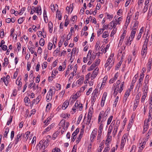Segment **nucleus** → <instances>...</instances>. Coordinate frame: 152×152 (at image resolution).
I'll use <instances>...</instances> for the list:
<instances>
[{
	"label": "nucleus",
	"instance_id": "9",
	"mask_svg": "<svg viewBox=\"0 0 152 152\" xmlns=\"http://www.w3.org/2000/svg\"><path fill=\"white\" fill-rule=\"evenodd\" d=\"M97 129H94L92 132L90 136V140L91 142H93L95 138L97 133Z\"/></svg>",
	"mask_w": 152,
	"mask_h": 152
},
{
	"label": "nucleus",
	"instance_id": "42",
	"mask_svg": "<svg viewBox=\"0 0 152 152\" xmlns=\"http://www.w3.org/2000/svg\"><path fill=\"white\" fill-rule=\"evenodd\" d=\"M24 20V17L20 18L18 20V23L20 24H21Z\"/></svg>",
	"mask_w": 152,
	"mask_h": 152
},
{
	"label": "nucleus",
	"instance_id": "40",
	"mask_svg": "<svg viewBox=\"0 0 152 152\" xmlns=\"http://www.w3.org/2000/svg\"><path fill=\"white\" fill-rule=\"evenodd\" d=\"M126 139V134L124 135L122 138L121 142L122 143H125Z\"/></svg>",
	"mask_w": 152,
	"mask_h": 152
},
{
	"label": "nucleus",
	"instance_id": "54",
	"mask_svg": "<svg viewBox=\"0 0 152 152\" xmlns=\"http://www.w3.org/2000/svg\"><path fill=\"white\" fill-rule=\"evenodd\" d=\"M103 146L102 144V143H101L100 144V146L99 147V149L97 151V152H101V151L103 147V146Z\"/></svg>",
	"mask_w": 152,
	"mask_h": 152
},
{
	"label": "nucleus",
	"instance_id": "29",
	"mask_svg": "<svg viewBox=\"0 0 152 152\" xmlns=\"http://www.w3.org/2000/svg\"><path fill=\"white\" fill-rule=\"evenodd\" d=\"M143 90L144 93H147L148 90V85H144Z\"/></svg>",
	"mask_w": 152,
	"mask_h": 152
},
{
	"label": "nucleus",
	"instance_id": "5",
	"mask_svg": "<svg viewBox=\"0 0 152 152\" xmlns=\"http://www.w3.org/2000/svg\"><path fill=\"white\" fill-rule=\"evenodd\" d=\"M136 31L132 30L130 36L129 37L128 39H127V42L129 43V41H130L129 45L131 44V42L133 41L134 38Z\"/></svg>",
	"mask_w": 152,
	"mask_h": 152
},
{
	"label": "nucleus",
	"instance_id": "64",
	"mask_svg": "<svg viewBox=\"0 0 152 152\" xmlns=\"http://www.w3.org/2000/svg\"><path fill=\"white\" fill-rule=\"evenodd\" d=\"M93 88H90L86 92V94L87 95H89L91 93V92L92 91Z\"/></svg>",
	"mask_w": 152,
	"mask_h": 152
},
{
	"label": "nucleus",
	"instance_id": "61",
	"mask_svg": "<svg viewBox=\"0 0 152 152\" xmlns=\"http://www.w3.org/2000/svg\"><path fill=\"white\" fill-rule=\"evenodd\" d=\"M136 146L135 145H133L131 148V150L130 152H135L136 150Z\"/></svg>",
	"mask_w": 152,
	"mask_h": 152
},
{
	"label": "nucleus",
	"instance_id": "3",
	"mask_svg": "<svg viewBox=\"0 0 152 152\" xmlns=\"http://www.w3.org/2000/svg\"><path fill=\"white\" fill-rule=\"evenodd\" d=\"M48 140L47 139L46 140H42L39 142V144L40 145H42L40 148H42L43 149H45L47 147L48 145Z\"/></svg>",
	"mask_w": 152,
	"mask_h": 152
},
{
	"label": "nucleus",
	"instance_id": "39",
	"mask_svg": "<svg viewBox=\"0 0 152 152\" xmlns=\"http://www.w3.org/2000/svg\"><path fill=\"white\" fill-rule=\"evenodd\" d=\"M96 66L94 64V63H93V64L88 69V71H91L95 68Z\"/></svg>",
	"mask_w": 152,
	"mask_h": 152
},
{
	"label": "nucleus",
	"instance_id": "35",
	"mask_svg": "<svg viewBox=\"0 0 152 152\" xmlns=\"http://www.w3.org/2000/svg\"><path fill=\"white\" fill-rule=\"evenodd\" d=\"M51 120V118L50 117H48L46 120L44 121V123H45V124L47 126L49 124Z\"/></svg>",
	"mask_w": 152,
	"mask_h": 152
},
{
	"label": "nucleus",
	"instance_id": "53",
	"mask_svg": "<svg viewBox=\"0 0 152 152\" xmlns=\"http://www.w3.org/2000/svg\"><path fill=\"white\" fill-rule=\"evenodd\" d=\"M82 135L81 134L79 135L77 139L76 142L78 144L79 142L80 141L81 138L82 137Z\"/></svg>",
	"mask_w": 152,
	"mask_h": 152
},
{
	"label": "nucleus",
	"instance_id": "15",
	"mask_svg": "<svg viewBox=\"0 0 152 152\" xmlns=\"http://www.w3.org/2000/svg\"><path fill=\"white\" fill-rule=\"evenodd\" d=\"M54 125L55 124L54 123L52 124L51 125L45 129V130L42 133L44 134L46 132L50 131L51 129H52Z\"/></svg>",
	"mask_w": 152,
	"mask_h": 152
},
{
	"label": "nucleus",
	"instance_id": "52",
	"mask_svg": "<svg viewBox=\"0 0 152 152\" xmlns=\"http://www.w3.org/2000/svg\"><path fill=\"white\" fill-rule=\"evenodd\" d=\"M118 92L119 93V91L115 88L113 94L114 96H116Z\"/></svg>",
	"mask_w": 152,
	"mask_h": 152
},
{
	"label": "nucleus",
	"instance_id": "17",
	"mask_svg": "<svg viewBox=\"0 0 152 152\" xmlns=\"http://www.w3.org/2000/svg\"><path fill=\"white\" fill-rule=\"evenodd\" d=\"M144 75L143 74H142L140 75V77L139 78V80L138 81V83L139 84V88L141 86V84H142V81L143 80V78L144 77Z\"/></svg>",
	"mask_w": 152,
	"mask_h": 152
},
{
	"label": "nucleus",
	"instance_id": "33",
	"mask_svg": "<svg viewBox=\"0 0 152 152\" xmlns=\"http://www.w3.org/2000/svg\"><path fill=\"white\" fill-rule=\"evenodd\" d=\"M147 119H145L144 121V131H146V129L145 130V128L147 129L148 128L149 126V123L146 121Z\"/></svg>",
	"mask_w": 152,
	"mask_h": 152
},
{
	"label": "nucleus",
	"instance_id": "14",
	"mask_svg": "<svg viewBox=\"0 0 152 152\" xmlns=\"http://www.w3.org/2000/svg\"><path fill=\"white\" fill-rule=\"evenodd\" d=\"M92 117V114L91 113H88V115L87 121L86 124L88 125L90 124L91 125L92 124V122L91 121Z\"/></svg>",
	"mask_w": 152,
	"mask_h": 152
},
{
	"label": "nucleus",
	"instance_id": "4",
	"mask_svg": "<svg viewBox=\"0 0 152 152\" xmlns=\"http://www.w3.org/2000/svg\"><path fill=\"white\" fill-rule=\"evenodd\" d=\"M114 60H112L110 58H108V59L106 61V62L104 65L105 67H107L108 66L109 69L112 67L114 64Z\"/></svg>",
	"mask_w": 152,
	"mask_h": 152
},
{
	"label": "nucleus",
	"instance_id": "36",
	"mask_svg": "<svg viewBox=\"0 0 152 152\" xmlns=\"http://www.w3.org/2000/svg\"><path fill=\"white\" fill-rule=\"evenodd\" d=\"M149 38V37H147V36L146 37V38L145 39L144 44L143 45V47H147V44L148 42V39Z\"/></svg>",
	"mask_w": 152,
	"mask_h": 152
},
{
	"label": "nucleus",
	"instance_id": "19",
	"mask_svg": "<svg viewBox=\"0 0 152 152\" xmlns=\"http://www.w3.org/2000/svg\"><path fill=\"white\" fill-rule=\"evenodd\" d=\"M69 102L68 101L66 100L63 103L62 108L63 110H65L68 107L69 105Z\"/></svg>",
	"mask_w": 152,
	"mask_h": 152
},
{
	"label": "nucleus",
	"instance_id": "44",
	"mask_svg": "<svg viewBox=\"0 0 152 152\" xmlns=\"http://www.w3.org/2000/svg\"><path fill=\"white\" fill-rule=\"evenodd\" d=\"M113 118V116L112 115L110 116V117L108 118L107 121V125L110 124Z\"/></svg>",
	"mask_w": 152,
	"mask_h": 152
},
{
	"label": "nucleus",
	"instance_id": "20",
	"mask_svg": "<svg viewBox=\"0 0 152 152\" xmlns=\"http://www.w3.org/2000/svg\"><path fill=\"white\" fill-rule=\"evenodd\" d=\"M48 27L49 29V31L50 33H52L53 31V24L50 21L48 23Z\"/></svg>",
	"mask_w": 152,
	"mask_h": 152
},
{
	"label": "nucleus",
	"instance_id": "27",
	"mask_svg": "<svg viewBox=\"0 0 152 152\" xmlns=\"http://www.w3.org/2000/svg\"><path fill=\"white\" fill-rule=\"evenodd\" d=\"M22 135V134H18L17 135L15 140V144H17L18 143Z\"/></svg>",
	"mask_w": 152,
	"mask_h": 152
},
{
	"label": "nucleus",
	"instance_id": "51",
	"mask_svg": "<svg viewBox=\"0 0 152 152\" xmlns=\"http://www.w3.org/2000/svg\"><path fill=\"white\" fill-rule=\"evenodd\" d=\"M79 131V128H77L75 131L73 133L72 136H76Z\"/></svg>",
	"mask_w": 152,
	"mask_h": 152
},
{
	"label": "nucleus",
	"instance_id": "47",
	"mask_svg": "<svg viewBox=\"0 0 152 152\" xmlns=\"http://www.w3.org/2000/svg\"><path fill=\"white\" fill-rule=\"evenodd\" d=\"M121 63L122 62L121 61L118 63L116 66L115 69V70L118 69L121 65Z\"/></svg>",
	"mask_w": 152,
	"mask_h": 152
},
{
	"label": "nucleus",
	"instance_id": "23",
	"mask_svg": "<svg viewBox=\"0 0 152 152\" xmlns=\"http://www.w3.org/2000/svg\"><path fill=\"white\" fill-rule=\"evenodd\" d=\"M9 129L8 128H6L5 129L4 132L3 136V137H5L6 138H7V134L9 133Z\"/></svg>",
	"mask_w": 152,
	"mask_h": 152
},
{
	"label": "nucleus",
	"instance_id": "6",
	"mask_svg": "<svg viewBox=\"0 0 152 152\" xmlns=\"http://www.w3.org/2000/svg\"><path fill=\"white\" fill-rule=\"evenodd\" d=\"M121 81L120 80H118L117 81L116 83L113 84V86H115V88L119 91V93H120L123 89V88L121 87V86L119 85Z\"/></svg>",
	"mask_w": 152,
	"mask_h": 152
},
{
	"label": "nucleus",
	"instance_id": "8",
	"mask_svg": "<svg viewBox=\"0 0 152 152\" xmlns=\"http://www.w3.org/2000/svg\"><path fill=\"white\" fill-rule=\"evenodd\" d=\"M103 125H102L101 124H100L99 129L98 131V134L97 136V140H99V141L100 142L101 141V136L102 135V131L103 129Z\"/></svg>",
	"mask_w": 152,
	"mask_h": 152
},
{
	"label": "nucleus",
	"instance_id": "32",
	"mask_svg": "<svg viewBox=\"0 0 152 152\" xmlns=\"http://www.w3.org/2000/svg\"><path fill=\"white\" fill-rule=\"evenodd\" d=\"M97 95H92L91 96V101L92 104H94V103L96 101Z\"/></svg>",
	"mask_w": 152,
	"mask_h": 152
},
{
	"label": "nucleus",
	"instance_id": "12",
	"mask_svg": "<svg viewBox=\"0 0 152 152\" xmlns=\"http://www.w3.org/2000/svg\"><path fill=\"white\" fill-rule=\"evenodd\" d=\"M99 69L98 68H96L93 71L91 77V80L94 79L98 74Z\"/></svg>",
	"mask_w": 152,
	"mask_h": 152
},
{
	"label": "nucleus",
	"instance_id": "63",
	"mask_svg": "<svg viewBox=\"0 0 152 152\" xmlns=\"http://www.w3.org/2000/svg\"><path fill=\"white\" fill-rule=\"evenodd\" d=\"M3 80L5 85L7 86L8 84V82L7 81V79L4 77L3 78Z\"/></svg>",
	"mask_w": 152,
	"mask_h": 152
},
{
	"label": "nucleus",
	"instance_id": "22",
	"mask_svg": "<svg viewBox=\"0 0 152 152\" xmlns=\"http://www.w3.org/2000/svg\"><path fill=\"white\" fill-rule=\"evenodd\" d=\"M147 47H143L142 51L141 52V55L142 56H145L147 53Z\"/></svg>",
	"mask_w": 152,
	"mask_h": 152
},
{
	"label": "nucleus",
	"instance_id": "60",
	"mask_svg": "<svg viewBox=\"0 0 152 152\" xmlns=\"http://www.w3.org/2000/svg\"><path fill=\"white\" fill-rule=\"evenodd\" d=\"M131 17L130 16H128L127 17L126 19V21L125 23L129 24V23L130 22V18Z\"/></svg>",
	"mask_w": 152,
	"mask_h": 152
},
{
	"label": "nucleus",
	"instance_id": "28",
	"mask_svg": "<svg viewBox=\"0 0 152 152\" xmlns=\"http://www.w3.org/2000/svg\"><path fill=\"white\" fill-rule=\"evenodd\" d=\"M100 44L101 42L100 41H98L96 42L95 48L96 51L99 50Z\"/></svg>",
	"mask_w": 152,
	"mask_h": 152
},
{
	"label": "nucleus",
	"instance_id": "1",
	"mask_svg": "<svg viewBox=\"0 0 152 152\" xmlns=\"http://www.w3.org/2000/svg\"><path fill=\"white\" fill-rule=\"evenodd\" d=\"M122 20V17L118 18L117 17H116V16H115L114 17L113 20L110 22L109 24L111 25L113 24V27H116V26L117 24L119 25L121 23Z\"/></svg>",
	"mask_w": 152,
	"mask_h": 152
},
{
	"label": "nucleus",
	"instance_id": "62",
	"mask_svg": "<svg viewBox=\"0 0 152 152\" xmlns=\"http://www.w3.org/2000/svg\"><path fill=\"white\" fill-rule=\"evenodd\" d=\"M113 15H110L108 14H107V18L109 19H112L113 18Z\"/></svg>",
	"mask_w": 152,
	"mask_h": 152
},
{
	"label": "nucleus",
	"instance_id": "45",
	"mask_svg": "<svg viewBox=\"0 0 152 152\" xmlns=\"http://www.w3.org/2000/svg\"><path fill=\"white\" fill-rule=\"evenodd\" d=\"M147 93H143V95L141 98V102H143L146 96Z\"/></svg>",
	"mask_w": 152,
	"mask_h": 152
},
{
	"label": "nucleus",
	"instance_id": "30",
	"mask_svg": "<svg viewBox=\"0 0 152 152\" xmlns=\"http://www.w3.org/2000/svg\"><path fill=\"white\" fill-rule=\"evenodd\" d=\"M109 36V32L108 31H105L102 34V37L103 38H105Z\"/></svg>",
	"mask_w": 152,
	"mask_h": 152
},
{
	"label": "nucleus",
	"instance_id": "7",
	"mask_svg": "<svg viewBox=\"0 0 152 152\" xmlns=\"http://www.w3.org/2000/svg\"><path fill=\"white\" fill-rule=\"evenodd\" d=\"M53 91L52 89H50L47 94L46 99L48 102H50L52 99L53 96Z\"/></svg>",
	"mask_w": 152,
	"mask_h": 152
},
{
	"label": "nucleus",
	"instance_id": "24",
	"mask_svg": "<svg viewBox=\"0 0 152 152\" xmlns=\"http://www.w3.org/2000/svg\"><path fill=\"white\" fill-rule=\"evenodd\" d=\"M36 12L39 15H40L41 14L42 10L40 6H37L35 8Z\"/></svg>",
	"mask_w": 152,
	"mask_h": 152
},
{
	"label": "nucleus",
	"instance_id": "46",
	"mask_svg": "<svg viewBox=\"0 0 152 152\" xmlns=\"http://www.w3.org/2000/svg\"><path fill=\"white\" fill-rule=\"evenodd\" d=\"M149 77L148 75H147L146 76L145 78V82L144 83L145 84L148 85V83L149 82Z\"/></svg>",
	"mask_w": 152,
	"mask_h": 152
},
{
	"label": "nucleus",
	"instance_id": "37",
	"mask_svg": "<svg viewBox=\"0 0 152 152\" xmlns=\"http://www.w3.org/2000/svg\"><path fill=\"white\" fill-rule=\"evenodd\" d=\"M113 129V126L110 125L109 127V128L108 130V132L107 134V136H110V134H111Z\"/></svg>",
	"mask_w": 152,
	"mask_h": 152
},
{
	"label": "nucleus",
	"instance_id": "10",
	"mask_svg": "<svg viewBox=\"0 0 152 152\" xmlns=\"http://www.w3.org/2000/svg\"><path fill=\"white\" fill-rule=\"evenodd\" d=\"M92 50H90L88 51V53L87 55V58L88 59V58H91L93 61H94L96 57V53H93L92 54Z\"/></svg>",
	"mask_w": 152,
	"mask_h": 152
},
{
	"label": "nucleus",
	"instance_id": "41",
	"mask_svg": "<svg viewBox=\"0 0 152 152\" xmlns=\"http://www.w3.org/2000/svg\"><path fill=\"white\" fill-rule=\"evenodd\" d=\"M118 129V126H115L113 132V134L114 136L116 134L117 132V129Z\"/></svg>",
	"mask_w": 152,
	"mask_h": 152
},
{
	"label": "nucleus",
	"instance_id": "25",
	"mask_svg": "<svg viewBox=\"0 0 152 152\" xmlns=\"http://www.w3.org/2000/svg\"><path fill=\"white\" fill-rule=\"evenodd\" d=\"M24 101L26 105L28 106L29 104L30 103V102L29 98L27 96L25 97L24 99Z\"/></svg>",
	"mask_w": 152,
	"mask_h": 152
},
{
	"label": "nucleus",
	"instance_id": "48",
	"mask_svg": "<svg viewBox=\"0 0 152 152\" xmlns=\"http://www.w3.org/2000/svg\"><path fill=\"white\" fill-rule=\"evenodd\" d=\"M69 19L68 18V16H66V18L65 19V23H64V26L65 27L67 26L69 24Z\"/></svg>",
	"mask_w": 152,
	"mask_h": 152
},
{
	"label": "nucleus",
	"instance_id": "49",
	"mask_svg": "<svg viewBox=\"0 0 152 152\" xmlns=\"http://www.w3.org/2000/svg\"><path fill=\"white\" fill-rule=\"evenodd\" d=\"M69 126V123L68 122H65L64 126L63 128V129L64 130H66L67 128Z\"/></svg>",
	"mask_w": 152,
	"mask_h": 152
},
{
	"label": "nucleus",
	"instance_id": "13",
	"mask_svg": "<svg viewBox=\"0 0 152 152\" xmlns=\"http://www.w3.org/2000/svg\"><path fill=\"white\" fill-rule=\"evenodd\" d=\"M75 106L77 107V109L80 111H81L83 109V106L82 104L78 101H77L75 104Z\"/></svg>",
	"mask_w": 152,
	"mask_h": 152
},
{
	"label": "nucleus",
	"instance_id": "11",
	"mask_svg": "<svg viewBox=\"0 0 152 152\" xmlns=\"http://www.w3.org/2000/svg\"><path fill=\"white\" fill-rule=\"evenodd\" d=\"M107 95V93L106 92H104L103 94L101 101V106L103 107L104 106L105 101Z\"/></svg>",
	"mask_w": 152,
	"mask_h": 152
},
{
	"label": "nucleus",
	"instance_id": "34",
	"mask_svg": "<svg viewBox=\"0 0 152 152\" xmlns=\"http://www.w3.org/2000/svg\"><path fill=\"white\" fill-rule=\"evenodd\" d=\"M125 37V35H124V33L122 34L121 37V39L120 40L118 45H121L123 42V41Z\"/></svg>",
	"mask_w": 152,
	"mask_h": 152
},
{
	"label": "nucleus",
	"instance_id": "26",
	"mask_svg": "<svg viewBox=\"0 0 152 152\" xmlns=\"http://www.w3.org/2000/svg\"><path fill=\"white\" fill-rule=\"evenodd\" d=\"M84 76L82 75L80 77V78L77 81V83L79 84H81L83 83L84 80Z\"/></svg>",
	"mask_w": 152,
	"mask_h": 152
},
{
	"label": "nucleus",
	"instance_id": "2",
	"mask_svg": "<svg viewBox=\"0 0 152 152\" xmlns=\"http://www.w3.org/2000/svg\"><path fill=\"white\" fill-rule=\"evenodd\" d=\"M107 114L104 112L103 111H101L99 113L98 119V123L99 124L102 118V120L101 121L100 123V124H102V125H103V122L105 121L107 119Z\"/></svg>",
	"mask_w": 152,
	"mask_h": 152
},
{
	"label": "nucleus",
	"instance_id": "16",
	"mask_svg": "<svg viewBox=\"0 0 152 152\" xmlns=\"http://www.w3.org/2000/svg\"><path fill=\"white\" fill-rule=\"evenodd\" d=\"M40 96H39L36 98L35 99H33L31 102V105L33 106L34 103H36V104H38L40 101Z\"/></svg>",
	"mask_w": 152,
	"mask_h": 152
},
{
	"label": "nucleus",
	"instance_id": "56",
	"mask_svg": "<svg viewBox=\"0 0 152 152\" xmlns=\"http://www.w3.org/2000/svg\"><path fill=\"white\" fill-rule=\"evenodd\" d=\"M6 22L8 23H10L11 22H12V23H14L15 21V20H14L13 21H12V19L10 18H8L6 20Z\"/></svg>",
	"mask_w": 152,
	"mask_h": 152
},
{
	"label": "nucleus",
	"instance_id": "57",
	"mask_svg": "<svg viewBox=\"0 0 152 152\" xmlns=\"http://www.w3.org/2000/svg\"><path fill=\"white\" fill-rule=\"evenodd\" d=\"M53 46V45L52 43L51 42H49L48 45V49L49 50H51L52 49Z\"/></svg>",
	"mask_w": 152,
	"mask_h": 152
},
{
	"label": "nucleus",
	"instance_id": "55",
	"mask_svg": "<svg viewBox=\"0 0 152 152\" xmlns=\"http://www.w3.org/2000/svg\"><path fill=\"white\" fill-rule=\"evenodd\" d=\"M21 45L20 42H18L17 43V49L18 52L20 50L21 48Z\"/></svg>",
	"mask_w": 152,
	"mask_h": 152
},
{
	"label": "nucleus",
	"instance_id": "31",
	"mask_svg": "<svg viewBox=\"0 0 152 152\" xmlns=\"http://www.w3.org/2000/svg\"><path fill=\"white\" fill-rule=\"evenodd\" d=\"M56 17H58L59 20H60L61 19V14L60 13V11H59L58 10L56 12Z\"/></svg>",
	"mask_w": 152,
	"mask_h": 152
},
{
	"label": "nucleus",
	"instance_id": "18",
	"mask_svg": "<svg viewBox=\"0 0 152 152\" xmlns=\"http://www.w3.org/2000/svg\"><path fill=\"white\" fill-rule=\"evenodd\" d=\"M133 22H134V26L132 28V30L137 31V29L138 28L139 24L138 21L135 20Z\"/></svg>",
	"mask_w": 152,
	"mask_h": 152
},
{
	"label": "nucleus",
	"instance_id": "50",
	"mask_svg": "<svg viewBox=\"0 0 152 152\" xmlns=\"http://www.w3.org/2000/svg\"><path fill=\"white\" fill-rule=\"evenodd\" d=\"M77 64H76L74 66V70H73V72L72 73V74H73V76L74 75V74L75 75V74L77 70Z\"/></svg>",
	"mask_w": 152,
	"mask_h": 152
},
{
	"label": "nucleus",
	"instance_id": "58",
	"mask_svg": "<svg viewBox=\"0 0 152 152\" xmlns=\"http://www.w3.org/2000/svg\"><path fill=\"white\" fill-rule=\"evenodd\" d=\"M51 104L50 103H48L46 107V110H49L51 107Z\"/></svg>",
	"mask_w": 152,
	"mask_h": 152
},
{
	"label": "nucleus",
	"instance_id": "21",
	"mask_svg": "<svg viewBox=\"0 0 152 152\" xmlns=\"http://www.w3.org/2000/svg\"><path fill=\"white\" fill-rule=\"evenodd\" d=\"M144 31V29L143 27H142L140 29V31L139 33L138 34L137 36V40H139L140 38L141 35L142 33Z\"/></svg>",
	"mask_w": 152,
	"mask_h": 152
},
{
	"label": "nucleus",
	"instance_id": "59",
	"mask_svg": "<svg viewBox=\"0 0 152 152\" xmlns=\"http://www.w3.org/2000/svg\"><path fill=\"white\" fill-rule=\"evenodd\" d=\"M65 122L64 121V120H62L60 121V123L59 124V125L60 126H61L62 127H64V124Z\"/></svg>",
	"mask_w": 152,
	"mask_h": 152
},
{
	"label": "nucleus",
	"instance_id": "43",
	"mask_svg": "<svg viewBox=\"0 0 152 152\" xmlns=\"http://www.w3.org/2000/svg\"><path fill=\"white\" fill-rule=\"evenodd\" d=\"M52 152H62L59 148H55L53 149L52 151Z\"/></svg>",
	"mask_w": 152,
	"mask_h": 152
},
{
	"label": "nucleus",
	"instance_id": "38",
	"mask_svg": "<svg viewBox=\"0 0 152 152\" xmlns=\"http://www.w3.org/2000/svg\"><path fill=\"white\" fill-rule=\"evenodd\" d=\"M45 43V42L44 39L42 38H41L39 42V44L40 45L42 46H43L44 45Z\"/></svg>",
	"mask_w": 152,
	"mask_h": 152
}]
</instances>
